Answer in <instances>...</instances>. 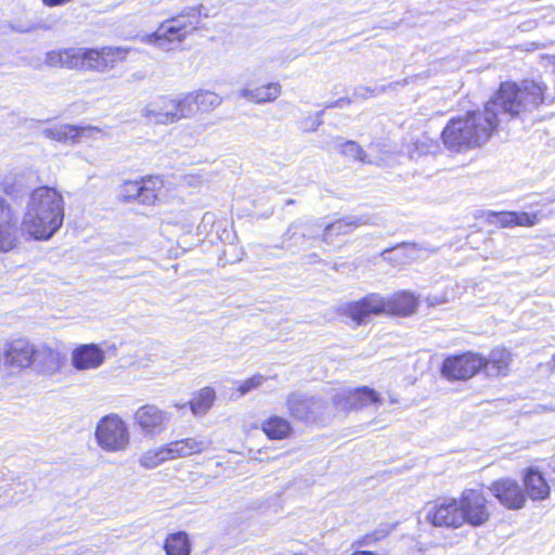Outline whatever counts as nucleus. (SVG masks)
<instances>
[{"mask_svg":"<svg viewBox=\"0 0 555 555\" xmlns=\"http://www.w3.org/2000/svg\"><path fill=\"white\" fill-rule=\"evenodd\" d=\"M64 198L54 188L35 189L27 201L22 231L36 241L50 240L64 221Z\"/></svg>","mask_w":555,"mask_h":555,"instance_id":"nucleus-1","label":"nucleus"},{"mask_svg":"<svg viewBox=\"0 0 555 555\" xmlns=\"http://www.w3.org/2000/svg\"><path fill=\"white\" fill-rule=\"evenodd\" d=\"M546 86L534 80H525L521 85L503 82L494 96L485 105V109L492 115L498 127L502 116L514 117L522 112L532 111L545 101Z\"/></svg>","mask_w":555,"mask_h":555,"instance_id":"nucleus-2","label":"nucleus"},{"mask_svg":"<svg viewBox=\"0 0 555 555\" xmlns=\"http://www.w3.org/2000/svg\"><path fill=\"white\" fill-rule=\"evenodd\" d=\"M496 129L495 120L483 108L451 119L443 128L441 139L444 146L454 152L485 144Z\"/></svg>","mask_w":555,"mask_h":555,"instance_id":"nucleus-3","label":"nucleus"},{"mask_svg":"<svg viewBox=\"0 0 555 555\" xmlns=\"http://www.w3.org/2000/svg\"><path fill=\"white\" fill-rule=\"evenodd\" d=\"M199 24V14L193 9L164 22L149 41L164 51L175 50Z\"/></svg>","mask_w":555,"mask_h":555,"instance_id":"nucleus-4","label":"nucleus"},{"mask_svg":"<svg viewBox=\"0 0 555 555\" xmlns=\"http://www.w3.org/2000/svg\"><path fill=\"white\" fill-rule=\"evenodd\" d=\"M188 105L184 94L162 95L145 104L140 114L149 124L168 126L190 118Z\"/></svg>","mask_w":555,"mask_h":555,"instance_id":"nucleus-5","label":"nucleus"},{"mask_svg":"<svg viewBox=\"0 0 555 555\" xmlns=\"http://www.w3.org/2000/svg\"><path fill=\"white\" fill-rule=\"evenodd\" d=\"M95 440L106 452L126 451L130 443V435L126 422L117 414L103 416L95 428Z\"/></svg>","mask_w":555,"mask_h":555,"instance_id":"nucleus-6","label":"nucleus"},{"mask_svg":"<svg viewBox=\"0 0 555 555\" xmlns=\"http://www.w3.org/2000/svg\"><path fill=\"white\" fill-rule=\"evenodd\" d=\"M66 364V354L57 346L46 341L36 344L30 370L39 376L52 377L62 372Z\"/></svg>","mask_w":555,"mask_h":555,"instance_id":"nucleus-7","label":"nucleus"},{"mask_svg":"<svg viewBox=\"0 0 555 555\" xmlns=\"http://www.w3.org/2000/svg\"><path fill=\"white\" fill-rule=\"evenodd\" d=\"M457 499L463 525L480 527L490 518L488 501L477 489H465Z\"/></svg>","mask_w":555,"mask_h":555,"instance_id":"nucleus-8","label":"nucleus"},{"mask_svg":"<svg viewBox=\"0 0 555 555\" xmlns=\"http://www.w3.org/2000/svg\"><path fill=\"white\" fill-rule=\"evenodd\" d=\"M423 513L425 520L435 527L457 529L463 526L457 499L441 498L427 503Z\"/></svg>","mask_w":555,"mask_h":555,"instance_id":"nucleus-9","label":"nucleus"},{"mask_svg":"<svg viewBox=\"0 0 555 555\" xmlns=\"http://www.w3.org/2000/svg\"><path fill=\"white\" fill-rule=\"evenodd\" d=\"M482 364H485V358L478 353L452 356L443 361L441 374L452 380L468 379L482 369Z\"/></svg>","mask_w":555,"mask_h":555,"instance_id":"nucleus-10","label":"nucleus"},{"mask_svg":"<svg viewBox=\"0 0 555 555\" xmlns=\"http://www.w3.org/2000/svg\"><path fill=\"white\" fill-rule=\"evenodd\" d=\"M170 414L154 404L140 406L134 413V422L145 437L154 438L163 434Z\"/></svg>","mask_w":555,"mask_h":555,"instance_id":"nucleus-11","label":"nucleus"},{"mask_svg":"<svg viewBox=\"0 0 555 555\" xmlns=\"http://www.w3.org/2000/svg\"><path fill=\"white\" fill-rule=\"evenodd\" d=\"M20 244L17 212L0 198V253H9Z\"/></svg>","mask_w":555,"mask_h":555,"instance_id":"nucleus-12","label":"nucleus"},{"mask_svg":"<svg viewBox=\"0 0 555 555\" xmlns=\"http://www.w3.org/2000/svg\"><path fill=\"white\" fill-rule=\"evenodd\" d=\"M35 343L26 338H15L4 344L3 367L10 370L30 369Z\"/></svg>","mask_w":555,"mask_h":555,"instance_id":"nucleus-13","label":"nucleus"},{"mask_svg":"<svg viewBox=\"0 0 555 555\" xmlns=\"http://www.w3.org/2000/svg\"><path fill=\"white\" fill-rule=\"evenodd\" d=\"M387 314V299L379 294H369L346 307V314L357 324L365 323L371 315Z\"/></svg>","mask_w":555,"mask_h":555,"instance_id":"nucleus-14","label":"nucleus"},{"mask_svg":"<svg viewBox=\"0 0 555 555\" xmlns=\"http://www.w3.org/2000/svg\"><path fill=\"white\" fill-rule=\"evenodd\" d=\"M492 495L508 509H520L526 504V494L520 485L513 479H500L490 488Z\"/></svg>","mask_w":555,"mask_h":555,"instance_id":"nucleus-15","label":"nucleus"},{"mask_svg":"<svg viewBox=\"0 0 555 555\" xmlns=\"http://www.w3.org/2000/svg\"><path fill=\"white\" fill-rule=\"evenodd\" d=\"M105 351L98 344H81L73 349L70 364L76 371H95L105 362Z\"/></svg>","mask_w":555,"mask_h":555,"instance_id":"nucleus-16","label":"nucleus"},{"mask_svg":"<svg viewBox=\"0 0 555 555\" xmlns=\"http://www.w3.org/2000/svg\"><path fill=\"white\" fill-rule=\"evenodd\" d=\"M369 224V219L365 217L348 216L337 219L333 222L324 224L323 242L330 244L333 237L348 235L357 228Z\"/></svg>","mask_w":555,"mask_h":555,"instance_id":"nucleus-17","label":"nucleus"},{"mask_svg":"<svg viewBox=\"0 0 555 555\" xmlns=\"http://www.w3.org/2000/svg\"><path fill=\"white\" fill-rule=\"evenodd\" d=\"M282 93L280 82H269L263 86L250 88L245 87L238 90V95L255 104H263L275 101Z\"/></svg>","mask_w":555,"mask_h":555,"instance_id":"nucleus-18","label":"nucleus"},{"mask_svg":"<svg viewBox=\"0 0 555 555\" xmlns=\"http://www.w3.org/2000/svg\"><path fill=\"white\" fill-rule=\"evenodd\" d=\"M184 99L185 102L189 103L188 109L190 118L196 111H211L222 103V99L217 93L207 90L184 93Z\"/></svg>","mask_w":555,"mask_h":555,"instance_id":"nucleus-19","label":"nucleus"},{"mask_svg":"<svg viewBox=\"0 0 555 555\" xmlns=\"http://www.w3.org/2000/svg\"><path fill=\"white\" fill-rule=\"evenodd\" d=\"M171 460L202 453L208 449L209 442L196 437L175 440L167 443Z\"/></svg>","mask_w":555,"mask_h":555,"instance_id":"nucleus-20","label":"nucleus"},{"mask_svg":"<svg viewBox=\"0 0 555 555\" xmlns=\"http://www.w3.org/2000/svg\"><path fill=\"white\" fill-rule=\"evenodd\" d=\"M526 494L532 501H543L550 496L551 487L543 475L533 468H529L524 477Z\"/></svg>","mask_w":555,"mask_h":555,"instance_id":"nucleus-21","label":"nucleus"},{"mask_svg":"<svg viewBox=\"0 0 555 555\" xmlns=\"http://www.w3.org/2000/svg\"><path fill=\"white\" fill-rule=\"evenodd\" d=\"M387 299V314L395 315H411L413 314L418 306V298L410 292H402L395 294Z\"/></svg>","mask_w":555,"mask_h":555,"instance_id":"nucleus-22","label":"nucleus"},{"mask_svg":"<svg viewBox=\"0 0 555 555\" xmlns=\"http://www.w3.org/2000/svg\"><path fill=\"white\" fill-rule=\"evenodd\" d=\"M511 361V353L498 348L491 351L488 360L485 359L481 370L490 377L504 376L508 373Z\"/></svg>","mask_w":555,"mask_h":555,"instance_id":"nucleus-23","label":"nucleus"},{"mask_svg":"<svg viewBox=\"0 0 555 555\" xmlns=\"http://www.w3.org/2000/svg\"><path fill=\"white\" fill-rule=\"evenodd\" d=\"M417 254L418 249L415 244H402L385 249L380 255L391 266L403 267L412 262L417 257Z\"/></svg>","mask_w":555,"mask_h":555,"instance_id":"nucleus-24","label":"nucleus"},{"mask_svg":"<svg viewBox=\"0 0 555 555\" xmlns=\"http://www.w3.org/2000/svg\"><path fill=\"white\" fill-rule=\"evenodd\" d=\"M44 63L49 67L79 68V50L69 48L46 53Z\"/></svg>","mask_w":555,"mask_h":555,"instance_id":"nucleus-25","label":"nucleus"},{"mask_svg":"<svg viewBox=\"0 0 555 555\" xmlns=\"http://www.w3.org/2000/svg\"><path fill=\"white\" fill-rule=\"evenodd\" d=\"M287 406L293 416L305 420L318 406V401L299 393H292L287 398Z\"/></svg>","mask_w":555,"mask_h":555,"instance_id":"nucleus-26","label":"nucleus"},{"mask_svg":"<svg viewBox=\"0 0 555 555\" xmlns=\"http://www.w3.org/2000/svg\"><path fill=\"white\" fill-rule=\"evenodd\" d=\"M139 204L153 205L164 188V181L157 176H151L141 180Z\"/></svg>","mask_w":555,"mask_h":555,"instance_id":"nucleus-27","label":"nucleus"},{"mask_svg":"<svg viewBox=\"0 0 555 555\" xmlns=\"http://www.w3.org/2000/svg\"><path fill=\"white\" fill-rule=\"evenodd\" d=\"M262 431L269 439L282 440L289 436L292 431L291 424L287 420L280 416H270L262 422Z\"/></svg>","mask_w":555,"mask_h":555,"instance_id":"nucleus-28","label":"nucleus"},{"mask_svg":"<svg viewBox=\"0 0 555 555\" xmlns=\"http://www.w3.org/2000/svg\"><path fill=\"white\" fill-rule=\"evenodd\" d=\"M171 461L167 443L158 448L144 451L139 457V464L146 469H153L163 463Z\"/></svg>","mask_w":555,"mask_h":555,"instance_id":"nucleus-29","label":"nucleus"},{"mask_svg":"<svg viewBox=\"0 0 555 555\" xmlns=\"http://www.w3.org/2000/svg\"><path fill=\"white\" fill-rule=\"evenodd\" d=\"M43 137L63 143H77L76 126L68 124H59L42 130Z\"/></svg>","mask_w":555,"mask_h":555,"instance_id":"nucleus-30","label":"nucleus"},{"mask_svg":"<svg viewBox=\"0 0 555 555\" xmlns=\"http://www.w3.org/2000/svg\"><path fill=\"white\" fill-rule=\"evenodd\" d=\"M167 555H190L191 544L185 532H177L168 535L165 541Z\"/></svg>","mask_w":555,"mask_h":555,"instance_id":"nucleus-31","label":"nucleus"},{"mask_svg":"<svg viewBox=\"0 0 555 555\" xmlns=\"http://www.w3.org/2000/svg\"><path fill=\"white\" fill-rule=\"evenodd\" d=\"M216 398L215 390L210 387H204L198 391L189 405L195 415H204L212 406Z\"/></svg>","mask_w":555,"mask_h":555,"instance_id":"nucleus-32","label":"nucleus"},{"mask_svg":"<svg viewBox=\"0 0 555 555\" xmlns=\"http://www.w3.org/2000/svg\"><path fill=\"white\" fill-rule=\"evenodd\" d=\"M101 57L98 63H92V69L103 72L114 66L116 61H121L126 57V52L119 48H103L100 50Z\"/></svg>","mask_w":555,"mask_h":555,"instance_id":"nucleus-33","label":"nucleus"},{"mask_svg":"<svg viewBox=\"0 0 555 555\" xmlns=\"http://www.w3.org/2000/svg\"><path fill=\"white\" fill-rule=\"evenodd\" d=\"M393 530V526L389 524H380L377 528H375L372 532H369L360 538H358L352 546L354 547H369L375 544L378 541L385 539L391 531Z\"/></svg>","mask_w":555,"mask_h":555,"instance_id":"nucleus-34","label":"nucleus"},{"mask_svg":"<svg viewBox=\"0 0 555 555\" xmlns=\"http://www.w3.org/2000/svg\"><path fill=\"white\" fill-rule=\"evenodd\" d=\"M354 410L362 409L364 406L370 405L371 403L379 404L382 403L380 396L372 388L366 386L354 388Z\"/></svg>","mask_w":555,"mask_h":555,"instance_id":"nucleus-35","label":"nucleus"},{"mask_svg":"<svg viewBox=\"0 0 555 555\" xmlns=\"http://www.w3.org/2000/svg\"><path fill=\"white\" fill-rule=\"evenodd\" d=\"M436 143L425 134L416 138L413 142L406 145L408 154L411 158H416L422 155L434 152Z\"/></svg>","mask_w":555,"mask_h":555,"instance_id":"nucleus-36","label":"nucleus"},{"mask_svg":"<svg viewBox=\"0 0 555 555\" xmlns=\"http://www.w3.org/2000/svg\"><path fill=\"white\" fill-rule=\"evenodd\" d=\"M485 217L490 224L499 225L501 228L515 227L514 211H487Z\"/></svg>","mask_w":555,"mask_h":555,"instance_id":"nucleus-37","label":"nucleus"},{"mask_svg":"<svg viewBox=\"0 0 555 555\" xmlns=\"http://www.w3.org/2000/svg\"><path fill=\"white\" fill-rule=\"evenodd\" d=\"M141 180L140 181H126L121 184L119 189L118 196L124 202H138L140 199V191H141Z\"/></svg>","mask_w":555,"mask_h":555,"instance_id":"nucleus-38","label":"nucleus"},{"mask_svg":"<svg viewBox=\"0 0 555 555\" xmlns=\"http://www.w3.org/2000/svg\"><path fill=\"white\" fill-rule=\"evenodd\" d=\"M333 402L338 410L346 412L354 410L353 389H343L338 391L334 396Z\"/></svg>","mask_w":555,"mask_h":555,"instance_id":"nucleus-39","label":"nucleus"},{"mask_svg":"<svg viewBox=\"0 0 555 555\" xmlns=\"http://www.w3.org/2000/svg\"><path fill=\"white\" fill-rule=\"evenodd\" d=\"M268 378L261 374H255L250 378L242 380L237 385L238 397H243L251 390L261 387Z\"/></svg>","mask_w":555,"mask_h":555,"instance_id":"nucleus-40","label":"nucleus"},{"mask_svg":"<svg viewBox=\"0 0 555 555\" xmlns=\"http://www.w3.org/2000/svg\"><path fill=\"white\" fill-rule=\"evenodd\" d=\"M2 189L5 194L17 196L25 189L23 177L17 175L7 177L2 183Z\"/></svg>","mask_w":555,"mask_h":555,"instance_id":"nucleus-41","label":"nucleus"},{"mask_svg":"<svg viewBox=\"0 0 555 555\" xmlns=\"http://www.w3.org/2000/svg\"><path fill=\"white\" fill-rule=\"evenodd\" d=\"M340 152L352 159L360 160L362 163L370 162L366 159V155L361 146L358 145L354 141H348L344 143L340 147Z\"/></svg>","mask_w":555,"mask_h":555,"instance_id":"nucleus-42","label":"nucleus"},{"mask_svg":"<svg viewBox=\"0 0 555 555\" xmlns=\"http://www.w3.org/2000/svg\"><path fill=\"white\" fill-rule=\"evenodd\" d=\"M79 50V68H90L92 69V63H98L99 57H101L100 50L92 49H82Z\"/></svg>","mask_w":555,"mask_h":555,"instance_id":"nucleus-43","label":"nucleus"},{"mask_svg":"<svg viewBox=\"0 0 555 555\" xmlns=\"http://www.w3.org/2000/svg\"><path fill=\"white\" fill-rule=\"evenodd\" d=\"M295 225H292L283 235V247L292 248L294 246H301L306 237L305 233L298 234L295 231Z\"/></svg>","mask_w":555,"mask_h":555,"instance_id":"nucleus-44","label":"nucleus"},{"mask_svg":"<svg viewBox=\"0 0 555 555\" xmlns=\"http://www.w3.org/2000/svg\"><path fill=\"white\" fill-rule=\"evenodd\" d=\"M77 143H80L83 140L88 139H96L99 134L102 133V130L98 127L87 126V127H77Z\"/></svg>","mask_w":555,"mask_h":555,"instance_id":"nucleus-45","label":"nucleus"},{"mask_svg":"<svg viewBox=\"0 0 555 555\" xmlns=\"http://www.w3.org/2000/svg\"><path fill=\"white\" fill-rule=\"evenodd\" d=\"M515 218V227H533L538 223L539 219L537 214H528V212H514Z\"/></svg>","mask_w":555,"mask_h":555,"instance_id":"nucleus-46","label":"nucleus"},{"mask_svg":"<svg viewBox=\"0 0 555 555\" xmlns=\"http://www.w3.org/2000/svg\"><path fill=\"white\" fill-rule=\"evenodd\" d=\"M385 91V88L382 87V88H374V89H371V88H367V87H358L356 88L354 92H353V98L354 99H367L369 96L371 95H374L375 93H380V92H384Z\"/></svg>","mask_w":555,"mask_h":555,"instance_id":"nucleus-47","label":"nucleus"},{"mask_svg":"<svg viewBox=\"0 0 555 555\" xmlns=\"http://www.w3.org/2000/svg\"><path fill=\"white\" fill-rule=\"evenodd\" d=\"M352 103V100L349 98H340L336 101L330 102L325 104V108H335V107H345Z\"/></svg>","mask_w":555,"mask_h":555,"instance_id":"nucleus-48","label":"nucleus"},{"mask_svg":"<svg viewBox=\"0 0 555 555\" xmlns=\"http://www.w3.org/2000/svg\"><path fill=\"white\" fill-rule=\"evenodd\" d=\"M215 216L211 212H206L203 216V222H214Z\"/></svg>","mask_w":555,"mask_h":555,"instance_id":"nucleus-49","label":"nucleus"},{"mask_svg":"<svg viewBox=\"0 0 555 555\" xmlns=\"http://www.w3.org/2000/svg\"><path fill=\"white\" fill-rule=\"evenodd\" d=\"M546 60L552 62L555 65V55L547 56Z\"/></svg>","mask_w":555,"mask_h":555,"instance_id":"nucleus-50","label":"nucleus"},{"mask_svg":"<svg viewBox=\"0 0 555 555\" xmlns=\"http://www.w3.org/2000/svg\"><path fill=\"white\" fill-rule=\"evenodd\" d=\"M389 401H390V403H396V402H398V400H397L396 398L391 397V396L389 397Z\"/></svg>","mask_w":555,"mask_h":555,"instance_id":"nucleus-51","label":"nucleus"},{"mask_svg":"<svg viewBox=\"0 0 555 555\" xmlns=\"http://www.w3.org/2000/svg\"><path fill=\"white\" fill-rule=\"evenodd\" d=\"M293 203H294V201H293V199H288V201H287V204H293Z\"/></svg>","mask_w":555,"mask_h":555,"instance_id":"nucleus-52","label":"nucleus"},{"mask_svg":"<svg viewBox=\"0 0 555 555\" xmlns=\"http://www.w3.org/2000/svg\"><path fill=\"white\" fill-rule=\"evenodd\" d=\"M554 473H555V466H554ZM553 485H555V480H552Z\"/></svg>","mask_w":555,"mask_h":555,"instance_id":"nucleus-53","label":"nucleus"}]
</instances>
